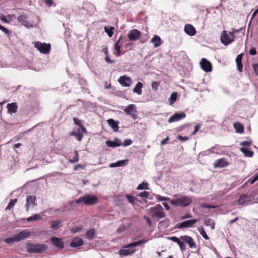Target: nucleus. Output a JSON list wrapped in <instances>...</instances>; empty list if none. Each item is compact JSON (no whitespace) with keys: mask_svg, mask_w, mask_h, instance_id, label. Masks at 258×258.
<instances>
[{"mask_svg":"<svg viewBox=\"0 0 258 258\" xmlns=\"http://www.w3.org/2000/svg\"><path fill=\"white\" fill-rule=\"evenodd\" d=\"M26 247L29 253H42L48 248L46 244H33L30 242L26 243Z\"/></svg>","mask_w":258,"mask_h":258,"instance_id":"nucleus-1","label":"nucleus"},{"mask_svg":"<svg viewBox=\"0 0 258 258\" xmlns=\"http://www.w3.org/2000/svg\"><path fill=\"white\" fill-rule=\"evenodd\" d=\"M192 202L190 197L186 196L179 195L177 198L171 200L170 203L174 206H178L181 207H187Z\"/></svg>","mask_w":258,"mask_h":258,"instance_id":"nucleus-2","label":"nucleus"},{"mask_svg":"<svg viewBox=\"0 0 258 258\" xmlns=\"http://www.w3.org/2000/svg\"><path fill=\"white\" fill-rule=\"evenodd\" d=\"M98 202V198L94 195H86L76 200V203L78 204L83 203L84 204L87 205H95Z\"/></svg>","mask_w":258,"mask_h":258,"instance_id":"nucleus-3","label":"nucleus"},{"mask_svg":"<svg viewBox=\"0 0 258 258\" xmlns=\"http://www.w3.org/2000/svg\"><path fill=\"white\" fill-rule=\"evenodd\" d=\"M149 211L150 215L153 218L161 219L165 217V214L164 212V210L160 204H157L154 207H151L149 209Z\"/></svg>","mask_w":258,"mask_h":258,"instance_id":"nucleus-4","label":"nucleus"},{"mask_svg":"<svg viewBox=\"0 0 258 258\" xmlns=\"http://www.w3.org/2000/svg\"><path fill=\"white\" fill-rule=\"evenodd\" d=\"M234 32H229V34L227 33L226 31H223L221 36V41L222 43L224 45H228L234 41Z\"/></svg>","mask_w":258,"mask_h":258,"instance_id":"nucleus-5","label":"nucleus"},{"mask_svg":"<svg viewBox=\"0 0 258 258\" xmlns=\"http://www.w3.org/2000/svg\"><path fill=\"white\" fill-rule=\"evenodd\" d=\"M34 46L41 52L43 54L49 53L50 50V45L42 43L39 41L35 42Z\"/></svg>","mask_w":258,"mask_h":258,"instance_id":"nucleus-6","label":"nucleus"},{"mask_svg":"<svg viewBox=\"0 0 258 258\" xmlns=\"http://www.w3.org/2000/svg\"><path fill=\"white\" fill-rule=\"evenodd\" d=\"M199 221L198 219H191L184 221L180 223H178L175 225L174 228L182 229L184 228H190L193 227V225Z\"/></svg>","mask_w":258,"mask_h":258,"instance_id":"nucleus-7","label":"nucleus"},{"mask_svg":"<svg viewBox=\"0 0 258 258\" xmlns=\"http://www.w3.org/2000/svg\"><path fill=\"white\" fill-rule=\"evenodd\" d=\"M123 111L125 113L130 115L133 119H136L138 118L137 115L134 113L137 112L136 106L135 104L129 105Z\"/></svg>","mask_w":258,"mask_h":258,"instance_id":"nucleus-8","label":"nucleus"},{"mask_svg":"<svg viewBox=\"0 0 258 258\" xmlns=\"http://www.w3.org/2000/svg\"><path fill=\"white\" fill-rule=\"evenodd\" d=\"M141 32L137 29H132L129 31L127 34L128 39L130 41H137L140 38Z\"/></svg>","mask_w":258,"mask_h":258,"instance_id":"nucleus-9","label":"nucleus"},{"mask_svg":"<svg viewBox=\"0 0 258 258\" xmlns=\"http://www.w3.org/2000/svg\"><path fill=\"white\" fill-rule=\"evenodd\" d=\"M51 243L59 249H62L64 247V242L62 239L53 236L50 238Z\"/></svg>","mask_w":258,"mask_h":258,"instance_id":"nucleus-10","label":"nucleus"},{"mask_svg":"<svg viewBox=\"0 0 258 258\" xmlns=\"http://www.w3.org/2000/svg\"><path fill=\"white\" fill-rule=\"evenodd\" d=\"M252 198L251 194H244L241 195L238 200V203L239 205H244L250 202Z\"/></svg>","mask_w":258,"mask_h":258,"instance_id":"nucleus-11","label":"nucleus"},{"mask_svg":"<svg viewBox=\"0 0 258 258\" xmlns=\"http://www.w3.org/2000/svg\"><path fill=\"white\" fill-rule=\"evenodd\" d=\"M201 68L205 72H209L212 71V66L211 62L206 58H202L200 62Z\"/></svg>","mask_w":258,"mask_h":258,"instance_id":"nucleus-12","label":"nucleus"},{"mask_svg":"<svg viewBox=\"0 0 258 258\" xmlns=\"http://www.w3.org/2000/svg\"><path fill=\"white\" fill-rule=\"evenodd\" d=\"M28 19V17L26 15H21L17 18L18 21L22 25L28 28L32 27V25L30 24Z\"/></svg>","mask_w":258,"mask_h":258,"instance_id":"nucleus-13","label":"nucleus"},{"mask_svg":"<svg viewBox=\"0 0 258 258\" xmlns=\"http://www.w3.org/2000/svg\"><path fill=\"white\" fill-rule=\"evenodd\" d=\"M30 235L31 233L28 229H24L15 236L17 241H20L25 239L26 238H28Z\"/></svg>","mask_w":258,"mask_h":258,"instance_id":"nucleus-14","label":"nucleus"},{"mask_svg":"<svg viewBox=\"0 0 258 258\" xmlns=\"http://www.w3.org/2000/svg\"><path fill=\"white\" fill-rule=\"evenodd\" d=\"M118 82L124 87H129L132 83V80L131 78L124 75L120 77L118 79Z\"/></svg>","mask_w":258,"mask_h":258,"instance_id":"nucleus-15","label":"nucleus"},{"mask_svg":"<svg viewBox=\"0 0 258 258\" xmlns=\"http://www.w3.org/2000/svg\"><path fill=\"white\" fill-rule=\"evenodd\" d=\"M180 239L187 243L190 248H196V243L190 236L187 235L181 236Z\"/></svg>","mask_w":258,"mask_h":258,"instance_id":"nucleus-16","label":"nucleus"},{"mask_svg":"<svg viewBox=\"0 0 258 258\" xmlns=\"http://www.w3.org/2000/svg\"><path fill=\"white\" fill-rule=\"evenodd\" d=\"M186 114L184 112H181L180 113H176L171 116L168 119V122L171 123L174 121H177L181 119L185 118Z\"/></svg>","mask_w":258,"mask_h":258,"instance_id":"nucleus-17","label":"nucleus"},{"mask_svg":"<svg viewBox=\"0 0 258 258\" xmlns=\"http://www.w3.org/2000/svg\"><path fill=\"white\" fill-rule=\"evenodd\" d=\"M84 241L83 239L79 237H75L73 238L72 242L70 243V246L72 247H78L83 245Z\"/></svg>","mask_w":258,"mask_h":258,"instance_id":"nucleus-18","label":"nucleus"},{"mask_svg":"<svg viewBox=\"0 0 258 258\" xmlns=\"http://www.w3.org/2000/svg\"><path fill=\"white\" fill-rule=\"evenodd\" d=\"M36 200V196H28L26 199V211H28L29 209V206L30 205L35 206L36 205L35 203Z\"/></svg>","mask_w":258,"mask_h":258,"instance_id":"nucleus-19","label":"nucleus"},{"mask_svg":"<svg viewBox=\"0 0 258 258\" xmlns=\"http://www.w3.org/2000/svg\"><path fill=\"white\" fill-rule=\"evenodd\" d=\"M121 144V140L117 138H115L113 141L108 140L106 142V145L107 146L112 148L119 147Z\"/></svg>","mask_w":258,"mask_h":258,"instance_id":"nucleus-20","label":"nucleus"},{"mask_svg":"<svg viewBox=\"0 0 258 258\" xmlns=\"http://www.w3.org/2000/svg\"><path fill=\"white\" fill-rule=\"evenodd\" d=\"M228 165V163L225 158L217 160L214 163V167L218 168L224 167Z\"/></svg>","mask_w":258,"mask_h":258,"instance_id":"nucleus-21","label":"nucleus"},{"mask_svg":"<svg viewBox=\"0 0 258 258\" xmlns=\"http://www.w3.org/2000/svg\"><path fill=\"white\" fill-rule=\"evenodd\" d=\"M184 31L190 36H194L196 33L195 28L190 24H186L184 26Z\"/></svg>","mask_w":258,"mask_h":258,"instance_id":"nucleus-22","label":"nucleus"},{"mask_svg":"<svg viewBox=\"0 0 258 258\" xmlns=\"http://www.w3.org/2000/svg\"><path fill=\"white\" fill-rule=\"evenodd\" d=\"M107 122H108V124L111 126V127L113 129V130L114 132H116L118 130L119 126V121H115L113 119H108L107 120Z\"/></svg>","mask_w":258,"mask_h":258,"instance_id":"nucleus-23","label":"nucleus"},{"mask_svg":"<svg viewBox=\"0 0 258 258\" xmlns=\"http://www.w3.org/2000/svg\"><path fill=\"white\" fill-rule=\"evenodd\" d=\"M8 112L11 113H15L17 111L18 106L17 103H9L7 105Z\"/></svg>","mask_w":258,"mask_h":258,"instance_id":"nucleus-24","label":"nucleus"},{"mask_svg":"<svg viewBox=\"0 0 258 258\" xmlns=\"http://www.w3.org/2000/svg\"><path fill=\"white\" fill-rule=\"evenodd\" d=\"M128 160L127 159L120 160L116 162L115 163H111L109 165V167L111 168L116 167H121L125 166L127 164Z\"/></svg>","mask_w":258,"mask_h":258,"instance_id":"nucleus-25","label":"nucleus"},{"mask_svg":"<svg viewBox=\"0 0 258 258\" xmlns=\"http://www.w3.org/2000/svg\"><path fill=\"white\" fill-rule=\"evenodd\" d=\"M150 41L154 44L155 47H159L162 43L160 37L157 35H155L153 38H152Z\"/></svg>","mask_w":258,"mask_h":258,"instance_id":"nucleus-26","label":"nucleus"},{"mask_svg":"<svg viewBox=\"0 0 258 258\" xmlns=\"http://www.w3.org/2000/svg\"><path fill=\"white\" fill-rule=\"evenodd\" d=\"M147 241V240L142 239L141 240L136 241L131 243H130L125 246V248H130L132 247H136L142 244H144Z\"/></svg>","mask_w":258,"mask_h":258,"instance_id":"nucleus-27","label":"nucleus"},{"mask_svg":"<svg viewBox=\"0 0 258 258\" xmlns=\"http://www.w3.org/2000/svg\"><path fill=\"white\" fill-rule=\"evenodd\" d=\"M135 251L134 249H121L119 251V253L121 255L126 256L134 253Z\"/></svg>","mask_w":258,"mask_h":258,"instance_id":"nucleus-28","label":"nucleus"},{"mask_svg":"<svg viewBox=\"0 0 258 258\" xmlns=\"http://www.w3.org/2000/svg\"><path fill=\"white\" fill-rule=\"evenodd\" d=\"M234 127L236 132L237 133L241 134L244 132L243 125L240 122H235L234 123Z\"/></svg>","mask_w":258,"mask_h":258,"instance_id":"nucleus-29","label":"nucleus"},{"mask_svg":"<svg viewBox=\"0 0 258 258\" xmlns=\"http://www.w3.org/2000/svg\"><path fill=\"white\" fill-rule=\"evenodd\" d=\"M143 85L141 82H138L135 87L133 89V92L137 93L139 95H141L142 93V88H143Z\"/></svg>","mask_w":258,"mask_h":258,"instance_id":"nucleus-30","label":"nucleus"},{"mask_svg":"<svg viewBox=\"0 0 258 258\" xmlns=\"http://www.w3.org/2000/svg\"><path fill=\"white\" fill-rule=\"evenodd\" d=\"M240 150L243 153L245 156L251 157L253 155V152L246 148H241Z\"/></svg>","mask_w":258,"mask_h":258,"instance_id":"nucleus-31","label":"nucleus"},{"mask_svg":"<svg viewBox=\"0 0 258 258\" xmlns=\"http://www.w3.org/2000/svg\"><path fill=\"white\" fill-rule=\"evenodd\" d=\"M42 217L39 214H36L27 218V222H31L33 221H39L41 219Z\"/></svg>","mask_w":258,"mask_h":258,"instance_id":"nucleus-32","label":"nucleus"},{"mask_svg":"<svg viewBox=\"0 0 258 258\" xmlns=\"http://www.w3.org/2000/svg\"><path fill=\"white\" fill-rule=\"evenodd\" d=\"M125 197L127 199L128 202L132 204L133 205L135 204L136 201H138V199L137 198L128 194H126L125 195Z\"/></svg>","mask_w":258,"mask_h":258,"instance_id":"nucleus-33","label":"nucleus"},{"mask_svg":"<svg viewBox=\"0 0 258 258\" xmlns=\"http://www.w3.org/2000/svg\"><path fill=\"white\" fill-rule=\"evenodd\" d=\"M70 135H71L72 136L76 137V139L78 141H81L83 137V135L82 134H81L80 133H79L78 131V132H76V131L72 132L70 133Z\"/></svg>","mask_w":258,"mask_h":258,"instance_id":"nucleus-34","label":"nucleus"},{"mask_svg":"<svg viewBox=\"0 0 258 258\" xmlns=\"http://www.w3.org/2000/svg\"><path fill=\"white\" fill-rule=\"evenodd\" d=\"M130 224L127 226L123 224L121 225L116 230V232L119 234L122 233L123 231L126 230L130 227Z\"/></svg>","mask_w":258,"mask_h":258,"instance_id":"nucleus-35","label":"nucleus"},{"mask_svg":"<svg viewBox=\"0 0 258 258\" xmlns=\"http://www.w3.org/2000/svg\"><path fill=\"white\" fill-rule=\"evenodd\" d=\"M205 224L206 226H210L212 229H214L215 228V223L213 220L210 219H206L205 220Z\"/></svg>","mask_w":258,"mask_h":258,"instance_id":"nucleus-36","label":"nucleus"},{"mask_svg":"<svg viewBox=\"0 0 258 258\" xmlns=\"http://www.w3.org/2000/svg\"><path fill=\"white\" fill-rule=\"evenodd\" d=\"M114 28L113 27H110L108 28L107 27H104V31L107 33V35L109 37H111L113 35V30Z\"/></svg>","mask_w":258,"mask_h":258,"instance_id":"nucleus-37","label":"nucleus"},{"mask_svg":"<svg viewBox=\"0 0 258 258\" xmlns=\"http://www.w3.org/2000/svg\"><path fill=\"white\" fill-rule=\"evenodd\" d=\"M86 235L88 239H92L95 235V230L94 229H91L87 231Z\"/></svg>","mask_w":258,"mask_h":258,"instance_id":"nucleus-38","label":"nucleus"},{"mask_svg":"<svg viewBox=\"0 0 258 258\" xmlns=\"http://www.w3.org/2000/svg\"><path fill=\"white\" fill-rule=\"evenodd\" d=\"M122 39V36H120L118 41L115 43L114 49L115 51L120 50V47L122 45V42H120V40Z\"/></svg>","mask_w":258,"mask_h":258,"instance_id":"nucleus-39","label":"nucleus"},{"mask_svg":"<svg viewBox=\"0 0 258 258\" xmlns=\"http://www.w3.org/2000/svg\"><path fill=\"white\" fill-rule=\"evenodd\" d=\"M74 153L75 155L74 156L73 158L70 160V162L72 163H75L79 161L78 152L77 150H75Z\"/></svg>","mask_w":258,"mask_h":258,"instance_id":"nucleus-40","label":"nucleus"},{"mask_svg":"<svg viewBox=\"0 0 258 258\" xmlns=\"http://www.w3.org/2000/svg\"><path fill=\"white\" fill-rule=\"evenodd\" d=\"M17 201V200L16 199L11 200V201L9 202L8 205L7 206L6 210H10L12 207H14L15 204L16 203Z\"/></svg>","mask_w":258,"mask_h":258,"instance_id":"nucleus-41","label":"nucleus"},{"mask_svg":"<svg viewBox=\"0 0 258 258\" xmlns=\"http://www.w3.org/2000/svg\"><path fill=\"white\" fill-rule=\"evenodd\" d=\"M61 223V221L60 220L52 221L51 226H50V228H51L53 229H57L59 224Z\"/></svg>","mask_w":258,"mask_h":258,"instance_id":"nucleus-42","label":"nucleus"},{"mask_svg":"<svg viewBox=\"0 0 258 258\" xmlns=\"http://www.w3.org/2000/svg\"><path fill=\"white\" fill-rule=\"evenodd\" d=\"M177 93L176 92H173L169 98L170 104L173 103L176 100Z\"/></svg>","mask_w":258,"mask_h":258,"instance_id":"nucleus-43","label":"nucleus"},{"mask_svg":"<svg viewBox=\"0 0 258 258\" xmlns=\"http://www.w3.org/2000/svg\"><path fill=\"white\" fill-rule=\"evenodd\" d=\"M148 185V184L147 183L143 182L142 183L140 184L136 189L138 190L147 189Z\"/></svg>","mask_w":258,"mask_h":258,"instance_id":"nucleus-44","label":"nucleus"},{"mask_svg":"<svg viewBox=\"0 0 258 258\" xmlns=\"http://www.w3.org/2000/svg\"><path fill=\"white\" fill-rule=\"evenodd\" d=\"M201 207L203 208H206V209H214V208L218 207V206L211 205H208L206 203H203V204H201Z\"/></svg>","mask_w":258,"mask_h":258,"instance_id":"nucleus-45","label":"nucleus"},{"mask_svg":"<svg viewBox=\"0 0 258 258\" xmlns=\"http://www.w3.org/2000/svg\"><path fill=\"white\" fill-rule=\"evenodd\" d=\"M199 231L201 234L202 235L204 238H205L206 240L209 239L208 236L206 234V231H205L203 227Z\"/></svg>","mask_w":258,"mask_h":258,"instance_id":"nucleus-46","label":"nucleus"},{"mask_svg":"<svg viewBox=\"0 0 258 258\" xmlns=\"http://www.w3.org/2000/svg\"><path fill=\"white\" fill-rule=\"evenodd\" d=\"M258 179V173L254 174L253 176H252L250 179L249 180V182L250 184L254 183Z\"/></svg>","mask_w":258,"mask_h":258,"instance_id":"nucleus-47","label":"nucleus"},{"mask_svg":"<svg viewBox=\"0 0 258 258\" xmlns=\"http://www.w3.org/2000/svg\"><path fill=\"white\" fill-rule=\"evenodd\" d=\"M14 241H17L15 236L13 237L7 238L5 239V242L6 243H12Z\"/></svg>","mask_w":258,"mask_h":258,"instance_id":"nucleus-48","label":"nucleus"},{"mask_svg":"<svg viewBox=\"0 0 258 258\" xmlns=\"http://www.w3.org/2000/svg\"><path fill=\"white\" fill-rule=\"evenodd\" d=\"M0 30H1L2 31H3L7 35H9L12 32L11 31L7 29L6 27H5L2 25L0 26Z\"/></svg>","mask_w":258,"mask_h":258,"instance_id":"nucleus-49","label":"nucleus"},{"mask_svg":"<svg viewBox=\"0 0 258 258\" xmlns=\"http://www.w3.org/2000/svg\"><path fill=\"white\" fill-rule=\"evenodd\" d=\"M82 229V227L81 226H77L76 227H74L71 229V231L72 233H76L80 231H81Z\"/></svg>","mask_w":258,"mask_h":258,"instance_id":"nucleus-50","label":"nucleus"},{"mask_svg":"<svg viewBox=\"0 0 258 258\" xmlns=\"http://www.w3.org/2000/svg\"><path fill=\"white\" fill-rule=\"evenodd\" d=\"M252 144L251 141H245L240 143V145L243 146L248 147Z\"/></svg>","mask_w":258,"mask_h":258,"instance_id":"nucleus-51","label":"nucleus"},{"mask_svg":"<svg viewBox=\"0 0 258 258\" xmlns=\"http://www.w3.org/2000/svg\"><path fill=\"white\" fill-rule=\"evenodd\" d=\"M159 85L160 84L158 82L154 81L152 83L151 86L153 89L157 90Z\"/></svg>","mask_w":258,"mask_h":258,"instance_id":"nucleus-52","label":"nucleus"},{"mask_svg":"<svg viewBox=\"0 0 258 258\" xmlns=\"http://www.w3.org/2000/svg\"><path fill=\"white\" fill-rule=\"evenodd\" d=\"M244 55L243 53H240V54L238 55L237 57L236 58V63H240L242 62V58L243 56Z\"/></svg>","mask_w":258,"mask_h":258,"instance_id":"nucleus-53","label":"nucleus"},{"mask_svg":"<svg viewBox=\"0 0 258 258\" xmlns=\"http://www.w3.org/2000/svg\"><path fill=\"white\" fill-rule=\"evenodd\" d=\"M156 199L159 201H167L169 200V198H168L163 197H162V196H161L160 195H157L156 196Z\"/></svg>","mask_w":258,"mask_h":258,"instance_id":"nucleus-54","label":"nucleus"},{"mask_svg":"<svg viewBox=\"0 0 258 258\" xmlns=\"http://www.w3.org/2000/svg\"><path fill=\"white\" fill-rule=\"evenodd\" d=\"M137 196L141 197H144V198H147L149 196V193L147 191H143V192L140 193Z\"/></svg>","mask_w":258,"mask_h":258,"instance_id":"nucleus-55","label":"nucleus"},{"mask_svg":"<svg viewBox=\"0 0 258 258\" xmlns=\"http://www.w3.org/2000/svg\"><path fill=\"white\" fill-rule=\"evenodd\" d=\"M132 143L133 141L131 139H125L122 143V145L123 146H127L132 144Z\"/></svg>","mask_w":258,"mask_h":258,"instance_id":"nucleus-56","label":"nucleus"},{"mask_svg":"<svg viewBox=\"0 0 258 258\" xmlns=\"http://www.w3.org/2000/svg\"><path fill=\"white\" fill-rule=\"evenodd\" d=\"M178 245L180 247V249L183 251V250H184L185 249V244L184 242V241H180L178 243Z\"/></svg>","mask_w":258,"mask_h":258,"instance_id":"nucleus-57","label":"nucleus"},{"mask_svg":"<svg viewBox=\"0 0 258 258\" xmlns=\"http://www.w3.org/2000/svg\"><path fill=\"white\" fill-rule=\"evenodd\" d=\"M168 238L175 242H176L177 244L181 241L179 238L175 236L169 237Z\"/></svg>","mask_w":258,"mask_h":258,"instance_id":"nucleus-58","label":"nucleus"},{"mask_svg":"<svg viewBox=\"0 0 258 258\" xmlns=\"http://www.w3.org/2000/svg\"><path fill=\"white\" fill-rule=\"evenodd\" d=\"M73 120H74V123L77 125H78L79 127L82 125L81 123V120H80L78 118H77L76 117H74L73 118Z\"/></svg>","mask_w":258,"mask_h":258,"instance_id":"nucleus-59","label":"nucleus"},{"mask_svg":"<svg viewBox=\"0 0 258 258\" xmlns=\"http://www.w3.org/2000/svg\"><path fill=\"white\" fill-rule=\"evenodd\" d=\"M143 218L146 220V223L150 226L152 224V222L150 218L146 216H143Z\"/></svg>","mask_w":258,"mask_h":258,"instance_id":"nucleus-60","label":"nucleus"},{"mask_svg":"<svg viewBox=\"0 0 258 258\" xmlns=\"http://www.w3.org/2000/svg\"><path fill=\"white\" fill-rule=\"evenodd\" d=\"M0 20L5 23L10 22V21L6 19L5 16L3 14H0Z\"/></svg>","mask_w":258,"mask_h":258,"instance_id":"nucleus-61","label":"nucleus"},{"mask_svg":"<svg viewBox=\"0 0 258 258\" xmlns=\"http://www.w3.org/2000/svg\"><path fill=\"white\" fill-rule=\"evenodd\" d=\"M249 53L251 55H255L256 54V48L254 47H251L249 51Z\"/></svg>","mask_w":258,"mask_h":258,"instance_id":"nucleus-62","label":"nucleus"},{"mask_svg":"<svg viewBox=\"0 0 258 258\" xmlns=\"http://www.w3.org/2000/svg\"><path fill=\"white\" fill-rule=\"evenodd\" d=\"M177 139L180 140L181 141H185L188 140V138L187 136L183 137L181 135H178L177 137Z\"/></svg>","mask_w":258,"mask_h":258,"instance_id":"nucleus-63","label":"nucleus"},{"mask_svg":"<svg viewBox=\"0 0 258 258\" xmlns=\"http://www.w3.org/2000/svg\"><path fill=\"white\" fill-rule=\"evenodd\" d=\"M105 61L107 62V63H114L115 61L114 60H111L109 57V55H106L104 58Z\"/></svg>","mask_w":258,"mask_h":258,"instance_id":"nucleus-64","label":"nucleus"}]
</instances>
